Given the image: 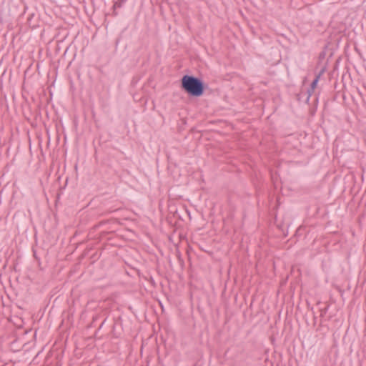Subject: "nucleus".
<instances>
[{"instance_id":"1","label":"nucleus","mask_w":366,"mask_h":366,"mask_svg":"<svg viewBox=\"0 0 366 366\" xmlns=\"http://www.w3.org/2000/svg\"><path fill=\"white\" fill-rule=\"evenodd\" d=\"M181 86L189 95L192 97H200L204 92V81L192 75H184L181 79Z\"/></svg>"},{"instance_id":"2","label":"nucleus","mask_w":366,"mask_h":366,"mask_svg":"<svg viewBox=\"0 0 366 366\" xmlns=\"http://www.w3.org/2000/svg\"><path fill=\"white\" fill-rule=\"evenodd\" d=\"M325 69H326L325 67L322 68L321 70L320 71V72L316 75L315 79L311 83L310 88L307 91V99H306L307 102H309L310 98L312 95V93L313 92L315 88L316 87V86L320 79V76L325 73Z\"/></svg>"},{"instance_id":"3","label":"nucleus","mask_w":366,"mask_h":366,"mask_svg":"<svg viewBox=\"0 0 366 366\" xmlns=\"http://www.w3.org/2000/svg\"><path fill=\"white\" fill-rule=\"evenodd\" d=\"M127 0H117L114 5V8H120L126 2Z\"/></svg>"}]
</instances>
